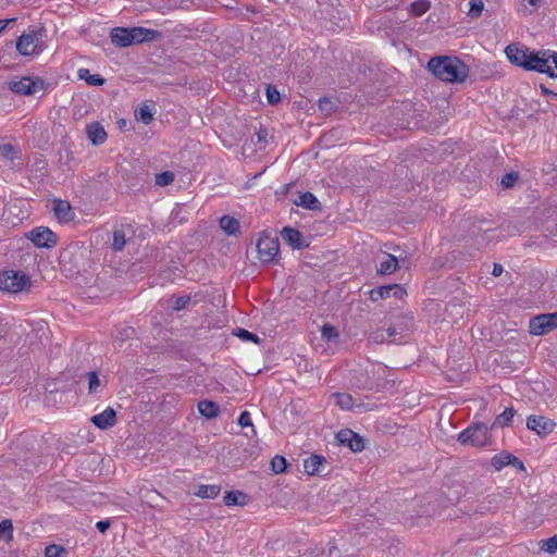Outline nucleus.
<instances>
[{
  "mask_svg": "<svg viewBox=\"0 0 557 557\" xmlns=\"http://www.w3.org/2000/svg\"><path fill=\"white\" fill-rule=\"evenodd\" d=\"M267 99L271 104L277 103L281 100L278 90L275 87L269 86L267 88Z\"/></svg>",
  "mask_w": 557,
  "mask_h": 557,
  "instance_id": "41",
  "label": "nucleus"
},
{
  "mask_svg": "<svg viewBox=\"0 0 557 557\" xmlns=\"http://www.w3.org/2000/svg\"><path fill=\"white\" fill-rule=\"evenodd\" d=\"M220 493L218 485H200L198 491L195 493L200 498H215Z\"/></svg>",
  "mask_w": 557,
  "mask_h": 557,
  "instance_id": "28",
  "label": "nucleus"
},
{
  "mask_svg": "<svg viewBox=\"0 0 557 557\" xmlns=\"http://www.w3.org/2000/svg\"><path fill=\"white\" fill-rule=\"evenodd\" d=\"M52 210L60 223H69L75 218V213L69 201L62 199L53 200Z\"/></svg>",
  "mask_w": 557,
  "mask_h": 557,
  "instance_id": "11",
  "label": "nucleus"
},
{
  "mask_svg": "<svg viewBox=\"0 0 557 557\" xmlns=\"http://www.w3.org/2000/svg\"><path fill=\"white\" fill-rule=\"evenodd\" d=\"M14 149L9 144H3L0 146V162H9L14 158Z\"/></svg>",
  "mask_w": 557,
  "mask_h": 557,
  "instance_id": "34",
  "label": "nucleus"
},
{
  "mask_svg": "<svg viewBox=\"0 0 557 557\" xmlns=\"http://www.w3.org/2000/svg\"><path fill=\"white\" fill-rule=\"evenodd\" d=\"M77 76L79 79L85 81L88 85L91 86H101L104 83V79L98 74H91L88 69H79L77 71Z\"/></svg>",
  "mask_w": 557,
  "mask_h": 557,
  "instance_id": "25",
  "label": "nucleus"
},
{
  "mask_svg": "<svg viewBox=\"0 0 557 557\" xmlns=\"http://www.w3.org/2000/svg\"><path fill=\"white\" fill-rule=\"evenodd\" d=\"M543 0H529V3L533 7L539 5Z\"/></svg>",
  "mask_w": 557,
  "mask_h": 557,
  "instance_id": "51",
  "label": "nucleus"
},
{
  "mask_svg": "<svg viewBox=\"0 0 557 557\" xmlns=\"http://www.w3.org/2000/svg\"><path fill=\"white\" fill-rule=\"evenodd\" d=\"M13 527L10 520H3L0 522V537L7 542L12 539Z\"/></svg>",
  "mask_w": 557,
  "mask_h": 557,
  "instance_id": "35",
  "label": "nucleus"
},
{
  "mask_svg": "<svg viewBox=\"0 0 557 557\" xmlns=\"http://www.w3.org/2000/svg\"><path fill=\"white\" fill-rule=\"evenodd\" d=\"M188 302H189V297L181 296L173 300L172 308L174 310H181V309H184Z\"/></svg>",
  "mask_w": 557,
  "mask_h": 557,
  "instance_id": "43",
  "label": "nucleus"
},
{
  "mask_svg": "<svg viewBox=\"0 0 557 557\" xmlns=\"http://www.w3.org/2000/svg\"><path fill=\"white\" fill-rule=\"evenodd\" d=\"M26 237L38 248H52L57 244L55 234L45 226L33 228Z\"/></svg>",
  "mask_w": 557,
  "mask_h": 557,
  "instance_id": "9",
  "label": "nucleus"
},
{
  "mask_svg": "<svg viewBox=\"0 0 557 557\" xmlns=\"http://www.w3.org/2000/svg\"><path fill=\"white\" fill-rule=\"evenodd\" d=\"M338 441L347 445L352 451H361L364 448V442L361 436L351 430H343L337 434Z\"/></svg>",
  "mask_w": 557,
  "mask_h": 557,
  "instance_id": "13",
  "label": "nucleus"
},
{
  "mask_svg": "<svg viewBox=\"0 0 557 557\" xmlns=\"http://www.w3.org/2000/svg\"><path fill=\"white\" fill-rule=\"evenodd\" d=\"M198 411L207 419H212L218 416L219 406L214 401L202 400L198 404Z\"/></svg>",
  "mask_w": 557,
  "mask_h": 557,
  "instance_id": "21",
  "label": "nucleus"
},
{
  "mask_svg": "<svg viewBox=\"0 0 557 557\" xmlns=\"http://www.w3.org/2000/svg\"><path fill=\"white\" fill-rule=\"evenodd\" d=\"M91 422L101 430L111 428L115 424V411L108 407L101 413L92 416Z\"/></svg>",
  "mask_w": 557,
  "mask_h": 557,
  "instance_id": "14",
  "label": "nucleus"
},
{
  "mask_svg": "<svg viewBox=\"0 0 557 557\" xmlns=\"http://www.w3.org/2000/svg\"><path fill=\"white\" fill-rule=\"evenodd\" d=\"M287 462L283 456H275L271 461V468L274 473H283L286 469Z\"/></svg>",
  "mask_w": 557,
  "mask_h": 557,
  "instance_id": "36",
  "label": "nucleus"
},
{
  "mask_svg": "<svg viewBox=\"0 0 557 557\" xmlns=\"http://www.w3.org/2000/svg\"><path fill=\"white\" fill-rule=\"evenodd\" d=\"M398 267V260L393 255H385L383 260L380 261L379 272L381 274H391Z\"/></svg>",
  "mask_w": 557,
  "mask_h": 557,
  "instance_id": "23",
  "label": "nucleus"
},
{
  "mask_svg": "<svg viewBox=\"0 0 557 557\" xmlns=\"http://www.w3.org/2000/svg\"><path fill=\"white\" fill-rule=\"evenodd\" d=\"M157 37V32L144 27L131 28V41L133 44H139L144 41L153 40Z\"/></svg>",
  "mask_w": 557,
  "mask_h": 557,
  "instance_id": "19",
  "label": "nucleus"
},
{
  "mask_svg": "<svg viewBox=\"0 0 557 557\" xmlns=\"http://www.w3.org/2000/svg\"><path fill=\"white\" fill-rule=\"evenodd\" d=\"M110 527V522L109 521H99L97 522L96 524V528L101 532V533H104Z\"/></svg>",
  "mask_w": 557,
  "mask_h": 557,
  "instance_id": "47",
  "label": "nucleus"
},
{
  "mask_svg": "<svg viewBox=\"0 0 557 557\" xmlns=\"http://www.w3.org/2000/svg\"><path fill=\"white\" fill-rule=\"evenodd\" d=\"M237 336L240 337L244 341H251V342H255V343L258 342V337L255 334H252L249 331H247V330H239V332L237 333Z\"/></svg>",
  "mask_w": 557,
  "mask_h": 557,
  "instance_id": "46",
  "label": "nucleus"
},
{
  "mask_svg": "<svg viewBox=\"0 0 557 557\" xmlns=\"http://www.w3.org/2000/svg\"><path fill=\"white\" fill-rule=\"evenodd\" d=\"M510 465H512L516 469L520 471H523L525 469L523 462L515 456Z\"/></svg>",
  "mask_w": 557,
  "mask_h": 557,
  "instance_id": "48",
  "label": "nucleus"
},
{
  "mask_svg": "<svg viewBox=\"0 0 557 557\" xmlns=\"http://www.w3.org/2000/svg\"><path fill=\"white\" fill-rule=\"evenodd\" d=\"M30 286L29 277L21 271H3L0 273V289L9 293H20Z\"/></svg>",
  "mask_w": 557,
  "mask_h": 557,
  "instance_id": "5",
  "label": "nucleus"
},
{
  "mask_svg": "<svg viewBox=\"0 0 557 557\" xmlns=\"http://www.w3.org/2000/svg\"><path fill=\"white\" fill-rule=\"evenodd\" d=\"M557 329V311L540 314L530 320L529 331L532 335L540 336Z\"/></svg>",
  "mask_w": 557,
  "mask_h": 557,
  "instance_id": "8",
  "label": "nucleus"
},
{
  "mask_svg": "<svg viewBox=\"0 0 557 557\" xmlns=\"http://www.w3.org/2000/svg\"><path fill=\"white\" fill-rule=\"evenodd\" d=\"M264 136H265V133H263V132H259L258 133V139L259 140H262Z\"/></svg>",
  "mask_w": 557,
  "mask_h": 557,
  "instance_id": "52",
  "label": "nucleus"
},
{
  "mask_svg": "<svg viewBox=\"0 0 557 557\" xmlns=\"http://www.w3.org/2000/svg\"><path fill=\"white\" fill-rule=\"evenodd\" d=\"M135 119L146 125H148L152 119L153 114L151 112V109L147 104H143L139 108L135 110Z\"/></svg>",
  "mask_w": 557,
  "mask_h": 557,
  "instance_id": "26",
  "label": "nucleus"
},
{
  "mask_svg": "<svg viewBox=\"0 0 557 557\" xmlns=\"http://www.w3.org/2000/svg\"><path fill=\"white\" fill-rule=\"evenodd\" d=\"M63 553V548L59 545H49L45 549L46 557H60Z\"/></svg>",
  "mask_w": 557,
  "mask_h": 557,
  "instance_id": "42",
  "label": "nucleus"
},
{
  "mask_svg": "<svg viewBox=\"0 0 557 557\" xmlns=\"http://www.w3.org/2000/svg\"><path fill=\"white\" fill-rule=\"evenodd\" d=\"M513 416H515V410L512 408H507L499 416L496 417L494 425H496V426L509 425Z\"/></svg>",
  "mask_w": 557,
  "mask_h": 557,
  "instance_id": "31",
  "label": "nucleus"
},
{
  "mask_svg": "<svg viewBox=\"0 0 557 557\" xmlns=\"http://www.w3.org/2000/svg\"><path fill=\"white\" fill-rule=\"evenodd\" d=\"M428 69L441 81L461 83L469 74L468 66L457 58L436 57L428 63Z\"/></svg>",
  "mask_w": 557,
  "mask_h": 557,
  "instance_id": "2",
  "label": "nucleus"
},
{
  "mask_svg": "<svg viewBox=\"0 0 557 557\" xmlns=\"http://www.w3.org/2000/svg\"><path fill=\"white\" fill-rule=\"evenodd\" d=\"M112 246L115 250H121L125 246V237L121 231H114Z\"/></svg>",
  "mask_w": 557,
  "mask_h": 557,
  "instance_id": "40",
  "label": "nucleus"
},
{
  "mask_svg": "<svg viewBox=\"0 0 557 557\" xmlns=\"http://www.w3.org/2000/svg\"><path fill=\"white\" fill-rule=\"evenodd\" d=\"M111 41L116 47H128L131 41V28L116 27L111 30Z\"/></svg>",
  "mask_w": 557,
  "mask_h": 557,
  "instance_id": "16",
  "label": "nucleus"
},
{
  "mask_svg": "<svg viewBox=\"0 0 557 557\" xmlns=\"http://www.w3.org/2000/svg\"><path fill=\"white\" fill-rule=\"evenodd\" d=\"M405 295H406L405 288L398 284L381 286L377 289L371 292V298L373 300H377L379 298H389V297H395L397 299H401Z\"/></svg>",
  "mask_w": 557,
  "mask_h": 557,
  "instance_id": "12",
  "label": "nucleus"
},
{
  "mask_svg": "<svg viewBox=\"0 0 557 557\" xmlns=\"http://www.w3.org/2000/svg\"><path fill=\"white\" fill-rule=\"evenodd\" d=\"M484 10L483 0H470L468 15L471 17H479Z\"/></svg>",
  "mask_w": 557,
  "mask_h": 557,
  "instance_id": "33",
  "label": "nucleus"
},
{
  "mask_svg": "<svg viewBox=\"0 0 557 557\" xmlns=\"http://www.w3.org/2000/svg\"><path fill=\"white\" fill-rule=\"evenodd\" d=\"M332 398L336 406L343 410H355L362 407L361 403H357L351 395L347 393H335Z\"/></svg>",
  "mask_w": 557,
  "mask_h": 557,
  "instance_id": "15",
  "label": "nucleus"
},
{
  "mask_svg": "<svg viewBox=\"0 0 557 557\" xmlns=\"http://www.w3.org/2000/svg\"><path fill=\"white\" fill-rule=\"evenodd\" d=\"M238 424L242 428L252 426V420H251L250 413L247 411L242 412L238 418Z\"/></svg>",
  "mask_w": 557,
  "mask_h": 557,
  "instance_id": "44",
  "label": "nucleus"
},
{
  "mask_svg": "<svg viewBox=\"0 0 557 557\" xmlns=\"http://www.w3.org/2000/svg\"><path fill=\"white\" fill-rule=\"evenodd\" d=\"M430 8V4L426 0H418L411 4V11L414 15L424 14Z\"/></svg>",
  "mask_w": 557,
  "mask_h": 557,
  "instance_id": "38",
  "label": "nucleus"
},
{
  "mask_svg": "<svg viewBox=\"0 0 557 557\" xmlns=\"http://www.w3.org/2000/svg\"><path fill=\"white\" fill-rule=\"evenodd\" d=\"M540 548L545 553L555 554L557 552V535L542 540L540 542Z\"/></svg>",
  "mask_w": 557,
  "mask_h": 557,
  "instance_id": "32",
  "label": "nucleus"
},
{
  "mask_svg": "<svg viewBox=\"0 0 557 557\" xmlns=\"http://www.w3.org/2000/svg\"><path fill=\"white\" fill-rule=\"evenodd\" d=\"M9 87L16 94L30 96L44 90V82L38 77L26 76L11 81Z\"/></svg>",
  "mask_w": 557,
  "mask_h": 557,
  "instance_id": "7",
  "label": "nucleus"
},
{
  "mask_svg": "<svg viewBox=\"0 0 557 557\" xmlns=\"http://www.w3.org/2000/svg\"><path fill=\"white\" fill-rule=\"evenodd\" d=\"M174 181V175L172 172H162L156 175V184L158 186H168Z\"/></svg>",
  "mask_w": 557,
  "mask_h": 557,
  "instance_id": "37",
  "label": "nucleus"
},
{
  "mask_svg": "<svg viewBox=\"0 0 557 557\" xmlns=\"http://www.w3.org/2000/svg\"><path fill=\"white\" fill-rule=\"evenodd\" d=\"M42 28H28L16 40V50L24 57H36L46 50Z\"/></svg>",
  "mask_w": 557,
  "mask_h": 557,
  "instance_id": "3",
  "label": "nucleus"
},
{
  "mask_svg": "<svg viewBox=\"0 0 557 557\" xmlns=\"http://www.w3.org/2000/svg\"><path fill=\"white\" fill-rule=\"evenodd\" d=\"M507 59L525 71H534L557 78V52L550 50L534 51L530 48L511 44L506 47Z\"/></svg>",
  "mask_w": 557,
  "mask_h": 557,
  "instance_id": "1",
  "label": "nucleus"
},
{
  "mask_svg": "<svg viewBox=\"0 0 557 557\" xmlns=\"http://www.w3.org/2000/svg\"><path fill=\"white\" fill-rule=\"evenodd\" d=\"M555 422L548 418L542 416L529 417L527 421L528 429L534 431L540 436H546L552 433L555 429Z\"/></svg>",
  "mask_w": 557,
  "mask_h": 557,
  "instance_id": "10",
  "label": "nucleus"
},
{
  "mask_svg": "<svg viewBox=\"0 0 557 557\" xmlns=\"http://www.w3.org/2000/svg\"><path fill=\"white\" fill-rule=\"evenodd\" d=\"M86 133L92 145H101L107 139V133L99 123L87 125Z\"/></svg>",
  "mask_w": 557,
  "mask_h": 557,
  "instance_id": "17",
  "label": "nucleus"
},
{
  "mask_svg": "<svg viewBox=\"0 0 557 557\" xmlns=\"http://www.w3.org/2000/svg\"><path fill=\"white\" fill-rule=\"evenodd\" d=\"M295 203L307 209H314L318 205V199L311 193H304L298 197Z\"/></svg>",
  "mask_w": 557,
  "mask_h": 557,
  "instance_id": "30",
  "label": "nucleus"
},
{
  "mask_svg": "<svg viewBox=\"0 0 557 557\" xmlns=\"http://www.w3.org/2000/svg\"><path fill=\"white\" fill-rule=\"evenodd\" d=\"M517 181V175L513 174V173H509V174H506L503 178H502V185L506 188L508 187H511L515 182Z\"/></svg>",
  "mask_w": 557,
  "mask_h": 557,
  "instance_id": "45",
  "label": "nucleus"
},
{
  "mask_svg": "<svg viewBox=\"0 0 557 557\" xmlns=\"http://www.w3.org/2000/svg\"><path fill=\"white\" fill-rule=\"evenodd\" d=\"M458 441L462 445L486 446L491 442L488 428L485 423H475L463 430L459 434Z\"/></svg>",
  "mask_w": 557,
  "mask_h": 557,
  "instance_id": "4",
  "label": "nucleus"
},
{
  "mask_svg": "<svg viewBox=\"0 0 557 557\" xmlns=\"http://www.w3.org/2000/svg\"><path fill=\"white\" fill-rule=\"evenodd\" d=\"M321 336L323 341L336 344L339 338V333L334 326L324 324L321 329Z\"/></svg>",
  "mask_w": 557,
  "mask_h": 557,
  "instance_id": "27",
  "label": "nucleus"
},
{
  "mask_svg": "<svg viewBox=\"0 0 557 557\" xmlns=\"http://www.w3.org/2000/svg\"><path fill=\"white\" fill-rule=\"evenodd\" d=\"M324 462V458L318 455H311L304 460V471L309 475H317L321 472Z\"/></svg>",
  "mask_w": 557,
  "mask_h": 557,
  "instance_id": "18",
  "label": "nucleus"
},
{
  "mask_svg": "<svg viewBox=\"0 0 557 557\" xmlns=\"http://www.w3.org/2000/svg\"><path fill=\"white\" fill-rule=\"evenodd\" d=\"M282 238L284 242H286L293 248H299L301 246V244H300L301 234L295 228H292V227L283 228Z\"/></svg>",
  "mask_w": 557,
  "mask_h": 557,
  "instance_id": "20",
  "label": "nucleus"
},
{
  "mask_svg": "<svg viewBox=\"0 0 557 557\" xmlns=\"http://www.w3.org/2000/svg\"><path fill=\"white\" fill-rule=\"evenodd\" d=\"M513 459V455L508 451H502L497 455H495L492 460L491 465L496 471H500L506 466H509Z\"/></svg>",
  "mask_w": 557,
  "mask_h": 557,
  "instance_id": "22",
  "label": "nucleus"
},
{
  "mask_svg": "<svg viewBox=\"0 0 557 557\" xmlns=\"http://www.w3.org/2000/svg\"><path fill=\"white\" fill-rule=\"evenodd\" d=\"M246 496L238 491H232L227 492L224 496V503L226 506H233V505H245L246 503Z\"/></svg>",
  "mask_w": 557,
  "mask_h": 557,
  "instance_id": "29",
  "label": "nucleus"
},
{
  "mask_svg": "<svg viewBox=\"0 0 557 557\" xmlns=\"http://www.w3.org/2000/svg\"><path fill=\"white\" fill-rule=\"evenodd\" d=\"M101 386V381L95 372L88 373V389L89 393H97Z\"/></svg>",
  "mask_w": 557,
  "mask_h": 557,
  "instance_id": "39",
  "label": "nucleus"
},
{
  "mask_svg": "<svg viewBox=\"0 0 557 557\" xmlns=\"http://www.w3.org/2000/svg\"><path fill=\"white\" fill-rule=\"evenodd\" d=\"M258 259L262 263H270L275 260L278 255L280 246L278 242L274 236L269 234H261L256 244Z\"/></svg>",
  "mask_w": 557,
  "mask_h": 557,
  "instance_id": "6",
  "label": "nucleus"
},
{
  "mask_svg": "<svg viewBox=\"0 0 557 557\" xmlns=\"http://www.w3.org/2000/svg\"><path fill=\"white\" fill-rule=\"evenodd\" d=\"M15 18H10V20H0V33L3 32L5 29V27L11 23V22H14Z\"/></svg>",
  "mask_w": 557,
  "mask_h": 557,
  "instance_id": "49",
  "label": "nucleus"
},
{
  "mask_svg": "<svg viewBox=\"0 0 557 557\" xmlns=\"http://www.w3.org/2000/svg\"><path fill=\"white\" fill-rule=\"evenodd\" d=\"M503 273V267L500 264H494L493 275L499 276Z\"/></svg>",
  "mask_w": 557,
  "mask_h": 557,
  "instance_id": "50",
  "label": "nucleus"
},
{
  "mask_svg": "<svg viewBox=\"0 0 557 557\" xmlns=\"http://www.w3.org/2000/svg\"><path fill=\"white\" fill-rule=\"evenodd\" d=\"M220 226L227 235H236L239 231V222L235 218L228 215L221 218Z\"/></svg>",
  "mask_w": 557,
  "mask_h": 557,
  "instance_id": "24",
  "label": "nucleus"
}]
</instances>
